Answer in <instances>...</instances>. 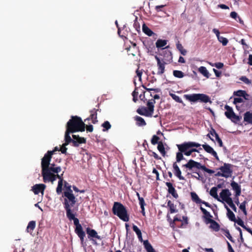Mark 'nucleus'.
<instances>
[{
	"instance_id": "4",
	"label": "nucleus",
	"mask_w": 252,
	"mask_h": 252,
	"mask_svg": "<svg viewBox=\"0 0 252 252\" xmlns=\"http://www.w3.org/2000/svg\"><path fill=\"white\" fill-rule=\"evenodd\" d=\"M201 145L194 142H184L181 144H178L177 146L179 151L183 152L185 155L189 156L192 155L193 152H199V150H201L202 148H200L198 150L196 149L191 148L192 147H199Z\"/></svg>"
},
{
	"instance_id": "55",
	"label": "nucleus",
	"mask_w": 252,
	"mask_h": 252,
	"mask_svg": "<svg viewBox=\"0 0 252 252\" xmlns=\"http://www.w3.org/2000/svg\"><path fill=\"white\" fill-rule=\"evenodd\" d=\"M227 204L232 209V210L234 211H235V212L237 211V208L235 206V205L234 204L232 200L230 201L229 202H227Z\"/></svg>"
},
{
	"instance_id": "11",
	"label": "nucleus",
	"mask_w": 252,
	"mask_h": 252,
	"mask_svg": "<svg viewBox=\"0 0 252 252\" xmlns=\"http://www.w3.org/2000/svg\"><path fill=\"white\" fill-rule=\"evenodd\" d=\"M225 109L226 110V111L225 112V115L226 117L231 119L232 121L235 122L236 121H238L240 120L239 117L237 116L233 111L232 108L228 105H226L224 107Z\"/></svg>"
},
{
	"instance_id": "46",
	"label": "nucleus",
	"mask_w": 252,
	"mask_h": 252,
	"mask_svg": "<svg viewBox=\"0 0 252 252\" xmlns=\"http://www.w3.org/2000/svg\"><path fill=\"white\" fill-rule=\"evenodd\" d=\"M132 45V49H134L133 52H129V54H131L132 56H135L138 52V47L137 46L136 44L134 42H131Z\"/></svg>"
},
{
	"instance_id": "35",
	"label": "nucleus",
	"mask_w": 252,
	"mask_h": 252,
	"mask_svg": "<svg viewBox=\"0 0 252 252\" xmlns=\"http://www.w3.org/2000/svg\"><path fill=\"white\" fill-rule=\"evenodd\" d=\"M234 95L237 96H242L245 99H247L246 96H248L249 94H247L245 91L243 90H238L237 91L234 92L233 93Z\"/></svg>"
},
{
	"instance_id": "19",
	"label": "nucleus",
	"mask_w": 252,
	"mask_h": 252,
	"mask_svg": "<svg viewBox=\"0 0 252 252\" xmlns=\"http://www.w3.org/2000/svg\"><path fill=\"white\" fill-rule=\"evenodd\" d=\"M202 146L206 152L211 154L213 156H214L215 158L217 160H219V158L217 155V153L213 149V148L212 147H211L210 145H209L207 144H203L202 145Z\"/></svg>"
},
{
	"instance_id": "16",
	"label": "nucleus",
	"mask_w": 252,
	"mask_h": 252,
	"mask_svg": "<svg viewBox=\"0 0 252 252\" xmlns=\"http://www.w3.org/2000/svg\"><path fill=\"white\" fill-rule=\"evenodd\" d=\"M72 137L73 138L72 146L74 147H77L79 144L86 143V138L80 137L78 135H72Z\"/></svg>"
},
{
	"instance_id": "21",
	"label": "nucleus",
	"mask_w": 252,
	"mask_h": 252,
	"mask_svg": "<svg viewBox=\"0 0 252 252\" xmlns=\"http://www.w3.org/2000/svg\"><path fill=\"white\" fill-rule=\"evenodd\" d=\"M200 209L201 210L202 213L204 214L203 217L204 219L205 222L206 224L209 223L210 220H212V218L213 216L210 214V213L208 212L205 209L203 208L202 206H200Z\"/></svg>"
},
{
	"instance_id": "37",
	"label": "nucleus",
	"mask_w": 252,
	"mask_h": 252,
	"mask_svg": "<svg viewBox=\"0 0 252 252\" xmlns=\"http://www.w3.org/2000/svg\"><path fill=\"white\" fill-rule=\"evenodd\" d=\"M217 190H218V189L217 187H213L210 191V194L212 197H213L215 199H217L218 201H221V200L218 197V193H217Z\"/></svg>"
},
{
	"instance_id": "54",
	"label": "nucleus",
	"mask_w": 252,
	"mask_h": 252,
	"mask_svg": "<svg viewBox=\"0 0 252 252\" xmlns=\"http://www.w3.org/2000/svg\"><path fill=\"white\" fill-rule=\"evenodd\" d=\"M240 80L244 82L245 84L249 85L252 83V82L246 76H242L240 78Z\"/></svg>"
},
{
	"instance_id": "62",
	"label": "nucleus",
	"mask_w": 252,
	"mask_h": 252,
	"mask_svg": "<svg viewBox=\"0 0 252 252\" xmlns=\"http://www.w3.org/2000/svg\"><path fill=\"white\" fill-rule=\"evenodd\" d=\"M139 205L141 207H144L146 205L144 199L143 197H139Z\"/></svg>"
},
{
	"instance_id": "33",
	"label": "nucleus",
	"mask_w": 252,
	"mask_h": 252,
	"mask_svg": "<svg viewBox=\"0 0 252 252\" xmlns=\"http://www.w3.org/2000/svg\"><path fill=\"white\" fill-rule=\"evenodd\" d=\"M132 229L136 233V234L137 235L138 238L139 239V241L140 242H143L142 236V233L141 232V230L139 229V228L135 225H133L132 226Z\"/></svg>"
},
{
	"instance_id": "17",
	"label": "nucleus",
	"mask_w": 252,
	"mask_h": 252,
	"mask_svg": "<svg viewBox=\"0 0 252 252\" xmlns=\"http://www.w3.org/2000/svg\"><path fill=\"white\" fill-rule=\"evenodd\" d=\"M86 232L88 234V237L90 239H92V238H95L98 240L102 239L101 237L98 235L97 232L94 229L87 227L86 228Z\"/></svg>"
},
{
	"instance_id": "18",
	"label": "nucleus",
	"mask_w": 252,
	"mask_h": 252,
	"mask_svg": "<svg viewBox=\"0 0 252 252\" xmlns=\"http://www.w3.org/2000/svg\"><path fill=\"white\" fill-rule=\"evenodd\" d=\"M165 185L168 187V192L171 194L174 198L177 199L179 195L173 184L170 182H166Z\"/></svg>"
},
{
	"instance_id": "39",
	"label": "nucleus",
	"mask_w": 252,
	"mask_h": 252,
	"mask_svg": "<svg viewBox=\"0 0 252 252\" xmlns=\"http://www.w3.org/2000/svg\"><path fill=\"white\" fill-rule=\"evenodd\" d=\"M169 95L173 99H174L176 102H178V103H182L183 106H185V103L183 102V100H182V99L178 95H176L175 94H173V93H169Z\"/></svg>"
},
{
	"instance_id": "9",
	"label": "nucleus",
	"mask_w": 252,
	"mask_h": 252,
	"mask_svg": "<svg viewBox=\"0 0 252 252\" xmlns=\"http://www.w3.org/2000/svg\"><path fill=\"white\" fill-rule=\"evenodd\" d=\"M156 101L154 99L149 100L147 103V107L142 106L137 109L136 112L140 115L148 117L153 116L154 111V104Z\"/></svg>"
},
{
	"instance_id": "36",
	"label": "nucleus",
	"mask_w": 252,
	"mask_h": 252,
	"mask_svg": "<svg viewBox=\"0 0 252 252\" xmlns=\"http://www.w3.org/2000/svg\"><path fill=\"white\" fill-rule=\"evenodd\" d=\"M192 200L195 202L196 204H201L202 200L198 197V195L194 192H192L190 193Z\"/></svg>"
},
{
	"instance_id": "43",
	"label": "nucleus",
	"mask_w": 252,
	"mask_h": 252,
	"mask_svg": "<svg viewBox=\"0 0 252 252\" xmlns=\"http://www.w3.org/2000/svg\"><path fill=\"white\" fill-rule=\"evenodd\" d=\"M158 149L159 151V152L161 154L162 156H165L166 152L165 151V149H164V147L163 144V143L161 141L159 142L158 143Z\"/></svg>"
},
{
	"instance_id": "45",
	"label": "nucleus",
	"mask_w": 252,
	"mask_h": 252,
	"mask_svg": "<svg viewBox=\"0 0 252 252\" xmlns=\"http://www.w3.org/2000/svg\"><path fill=\"white\" fill-rule=\"evenodd\" d=\"M174 77L178 78H182L184 76V73L180 70H175L173 71Z\"/></svg>"
},
{
	"instance_id": "56",
	"label": "nucleus",
	"mask_w": 252,
	"mask_h": 252,
	"mask_svg": "<svg viewBox=\"0 0 252 252\" xmlns=\"http://www.w3.org/2000/svg\"><path fill=\"white\" fill-rule=\"evenodd\" d=\"M234 222H236L239 225L241 226L243 228L244 227V226H245V224H244V221L240 218H238V220L236 219V221H234Z\"/></svg>"
},
{
	"instance_id": "47",
	"label": "nucleus",
	"mask_w": 252,
	"mask_h": 252,
	"mask_svg": "<svg viewBox=\"0 0 252 252\" xmlns=\"http://www.w3.org/2000/svg\"><path fill=\"white\" fill-rule=\"evenodd\" d=\"M222 231H223L224 233V235L231 242L234 243V240H233V238L232 237L231 234L229 233V231L228 229H221Z\"/></svg>"
},
{
	"instance_id": "24",
	"label": "nucleus",
	"mask_w": 252,
	"mask_h": 252,
	"mask_svg": "<svg viewBox=\"0 0 252 252\" xmlns=\"http://www.w3.org/2000/svg\"><path fill=\"white\" fill-rule=\"evenodd\" d=\"M72 131H70L67 129H66L64 136L65 143L63 144V146H67L70 143H72L73 144V138L72 139L70 136V134L73 133Z\"/></svg>"
},
{
	"instance_id": "60",
	"label": "nucleus",
	"mask_w": 252,
	"mask_h": 252,
	"mask_svg": "<svg viewBox=\"0 0 252 252\" xmlns=\"http://www.w3.org/2000/svg\"><path fill=\"white\" fill-rule=\"evenodd\" d=\"M209 133L212 136H215V137L216 136V135H218V134L216 132L215 129L213 127H211L210 128V129L209 130Z\"/></svg>"
},
{
	"instance_id": "48",
	"label": "nucleus",
	"mask_w": 252,
	"mask_h": 252,
	"mask_svg": "<svg viewBox=\"0 0 252 252\" xmlns=\"http://www.w3.org/2000/svg\"><path fill=\"white\" fill-rule=\"evenodd\" d=\"M217 38L219 41L222 43L223 46H226L228 43V40L225 37H224L220 35Z\"/></svg>"
},
{
	"instance_id": "63",
	"label": "nucleus",
	"mask_w": 252,
	"mask_h": 252,
	"mask_svg": "<svg viewBox=\"0 0 252 252\" xmlns=\"http://www.w3.org/2000/svg\"><path fill=\"white\" fill-rule=\"evenodd\" d=\"M152 173L154 174H155L156 175V180H159V174L158 172L157 171V170L156 168H154L152 171Z\"/></svg>"
},
{
	"instance_id": "14",
	"label": "nucleus",
	"mask_w": 252,
	"mask_h": 252,
	"mask_svg": "<svg viewBox=\"0 0 252 252\" xmlns=\"http://www.w3.org/2000/svg\"><path fill=\"white\" fill-rule=\"evenodd\" d=\"M46 185L43 184H36L32 187V190L35 194H38L40 192L43 195Z\"/></svg>"
},
{
	"instance_id": "34",
	"label": "nucleus",
	"mask_w": 252,
	"mask_h": 252,
	"mask_svg": "<svg viewBox=\"0 0 252 252\" xmlns=\"http://www.w3.org/2000/svg\"><path fill=\"white\" fill-rule=\"evenodd\" d=\"M36 223L35 221L32 220L30 221L27 227L26 230L28 232L30 233L31 234L32 232V231L35 227Z\"/></svg>"
},
{
	"instance_id": "1",
	"label": "nucleus",
	"mask_w": 252,
	"mask_h": 252,
	"mask_svg": "<svg viewBox=\"0 0 252 252\" xmlns=\"http://www.w3.org/2000/svg\"><path fill=\"white\" fill-rule=\"evenodd\" d=\"M52 155V152H47L41 159V174L44 183H53L57 178L62 176V174H58L61 171V167L50 166Z\"/></svg>"
},
{
	"instance_id": "51",
	"label": "nucleus",
	"mask_w": 252,
	"mask_h": 252,
	"mask_svg": "<svg viewBox=\"0 0 252 252\" xmlns=\"http://www.w3.org/2000/svg\"><path fill=\"white\" fill-rule=\"evenodd\" d=\"M247 203V201L245 200L241 203L239 208L243 211L245 215H247V211L246 209V205Z\"/></svg>"
},
{
	"instance_id": "5",
	"label": "nucleus",
	"mask_w": 252,
	"mask_h": 252,
	"mask_svg": "<svg viewBox=\"0 0 252 252\" xmlns=\"http://www.w3.org/2000/svg\"><path fill=\"white\" fill-rule=\"evenodd\" d=\"M75 211H71L66 213V217L70 220H73L74 224L75 225V232L78 235L82 243L84 241V237H85V233L83 230L82 225L79 223V220L75 218V214L74 213Z\"/></svg>"
},
{
	"instance_id": "61",
	"label": "nucleus",
	"mask_w": 252,
	"mask_h": 252,
	"mask_svg": "<svg viewBox=\"0 0 252 252\" xmlns=\"http://www.w3.org/2000/svg\"><path fill=\"white\" fill-rule=\"evenodd\" d=\"M150 152L151 153V154L150 155L151 156H153L154 157V158L156 159H159L161 158L158 156V155L155 153V152H153L152 151H150Z\"/></svg>"
},
{
	"instance_id": "6",
	"label": "nucleus",
	"mask_w": 252,
	"mask_h": 252,
	"mask_svg": "<svg viewBox=\"0 0 252 252\" xmlns=\"http://www.w3.org/2000/svg\"><path fill=\"white\" fill-rule=\"evenodd\" d=\"M112 212L124 221H128L129 220V215L126 208L121 203L115 202L112 208Z\"/></svg>"
},
{
	"instance_id": "23",
	"label": "nucleus",
	"mask_w": 252,
	"mask_h": 252,
	"mask_svg": "<svg viewBox=\"0 0 252 252\" xmlns=\"http://www.w3.org/2000/svg\"><path fill=\"white\" fill-rule=\"evenodd\" d=\"M173 168L174 169L175 175L177 176L180 180H185L184 177L181 175V171L180 170L176 162H174L173 164Z\"/></svg>"
},
{
	"instance_id": "27",
	"label": "nucleus",
	"mask_w": 252,
	"mask_h": 252,
	"mask_svg": "<svg viewBox=\"0 0 252 252\" xmlns=\"http://www.w3.org/2000/svg\"><path fill=\"white\" fill-rule=\"evenodd\" d=\"M163 59L162 60L167 62H170L172 60V55L169 50H165L163 52Z\"/></svg>"
},
{
	"instance_id": "49",
	"label": "nucleus",
	"mask_w": 252,
	"mask_h": 252,
	"mask_svg": "<svg viewBox=\"0 0 252 252\" xmlns=\"http://www.w3.org/2000/svg\"><path fill=\"white\" fill-rule=\"evenodd\" d=\"M183 152L179 151L176 153V163L180 162L182 160L184 159L183 156Z\"/></svg>"
},
{
	"instance_id": "31",
	"label": "nucleus",
	"mask_w": 252,
	"mask_h": 252,
	"mask_svg": "<svg viewBox=\"0 0 252 252\" xmlns=\"http://www.w3.org/2000/svg\"><path fill=\"white\" fill-rule=\"evenodd\" d=\"M225 208L227 210V216L229 219L232 221H235L236 218L234 214L226 205H225Z\"/></svg>"
},
{
	"instance_id": "59",
	"label": "nucleus",
	"mask_w": 252,
	"mask_h": 252,
	"mask_svg": "<svg viewBox=\"0 0 252 252\" xmlns=\"http://www.w3.org/2000/svg\"><path fill=\"white\" fill-rule=\"evenodd\" d=\"M244 101L243 98L240 97H235L234 99L233 103L236 104L237 103H242Z\"/></svg>"
},
{
	"instance_id": "3",
	"label": "nucleus",
	"mask_w": 252,
	"mask_h": 252,
	"mask_svg": "<svg viewBox=\"0 0 252 252\" xmlns=\"http://www.w3.org/2000/svg\"><path fill=\"white\" fill-rule=\"evenodd\" d=\"M62 197L63 198V204L66 213L78 210V206L71 209V207L74 206L77 200L73 193L63 192Z\"/></svg>"
},
{
	"instance_id": "50",
	"label": "nucleus",
	"mask_w": 252,
	"mask_h": 252,
	"mask_svg": "<svg viewBox=\"0 0 252 252\" xmlns=\"http://www.w3.org/2000/svg\"><path fill=\"white\" fill-rule=\"evenodd\" d=\"M102 126L103 127V131H105L106 130H108L111 127V125H110V123L108 121H105L102 124Z\"/></svg>"
},
{
	"instance_id": "10",
	"label": "nucleus",
	"mask_w": 252,
	"mask_h": 252,
	"mask_svg": "<svg viewBox=\"0 0 252 252\" xmlns=\"http://www.w3.org/2000/svg\"><path fill=\"white\" fill-rule=\"evenodd\" d=\"M183 166L185 167L189 170H191L194 168L198 169H201L210 174H213L215 172L214 170L207 168L205 165H201L200 163L196 162L192 159L189 160V161L186 164L183 165Z\"/></svg>"
},
{
	"instance_id": "41",
	"label": "nucleus",
	"mask_w": 252,
	"mask_h": 252,
	"mask_svg": "<svg viewBox=\"0 0 252 252\" xmlns=\"http://www.w3.org/2000/svg\"><path fill=\"white\" fill-rule=\"evenodd\" d=\"M198 71H199L200 73H201L205 77H206L207 78L209 77V76H210L209 73L205 67L200 66L198 68Z\"/></svg>"
},
{
	"instance_id": "64",
	"label": "nucleus",
	"mask_w": 252,
	"mask_h": 252,
	"mask_svg": "<svg viewBox=\"0 0 252 252\" xmlns=\"http://www.w3.org/2000/svg\"><path fill=\"white\" fill-rule=\"evenodd\" d=\"M165 5H157L155 7V9L157 12H160L162 11V8L164 7Z\"/></svg>"
},
{
	"instance_id": "42",
	"label": "nucleus",
	"mask_w": 252,
	"mask_h": 252,
	"mask_svg": "<svg viewBox=\"0 0 252 252\" xmlns=\"http://www.w3.org/2000/svg\"><path fill=\"white\" fill-rule=\"evenodd\" d=\"M166 44L167 40L162 39H158L156 43V47L158 48L163 47L165 46Z\"/></svg>"
},
{
	"instance_id": "53",
	"label": "nucleus",
	"mask_w": 252,
	"mask_h": 252,
	"mask_svg": "<svg viewBox=\"0 0 252 252\" xmlns=\"http://www.w3.org/2000/svg\"><path fill=\"white\" fill-rule=\"evenodd\" d=\"M159 140V137L156 135H154L153 136L152 138L151 139V143L154 145L157 144H158Z\"/></svg>"
},
{
	"instance_id": "32",
	"label": "nucleus",
	"mask_w": 252,
	"mask_h": 252,
	"mask_svg": "<svg viewBox=\"0 0 252 252\" xmlns=\"http://www.w3.org/2000/svg\"><path fill=\"white\" fill-rule=\"evenodd\" d=\"M167 206L169 208V213L170 214L177 213L178 212V210L176 209V205H175L170 200L168 201Z\"/></svg>"
},
{
	"instance_id": "29",
	"label": "nucleus",
	"mask_w": 252,
	"mask_h": 252,
	"mask_svg": "<svg viewBox=\"0 0 252 252\" xmlns=\"http://www.w3.org/2000/svg\"><path fill=\"white\" fill-rule=\"evenodd\" d=\"M134 120L136 121V125L139 126H143L146 125V123L144 119L140 116H136L134 117Z\"/></svg>"
},
{
	"instance_id": "26",
	"label": "nucleus",
	"mask_w": 252,
	"mask_h": 252,
	"mask_svg": "<svg viewBox=\"0 0 252 252\" xmlns=\"http://www.w3.org/2000/svg\"><path fill=\"white\" fill-rule=\"evenodd\" d=\"M244 121L248 124H252V112L247 111L244 113Z\"/></svg>"
},
{
	"instance_id": "15",
	"label": "nucleus",
	"mask_w": 252,
	"mask_h": 252,
	"mask_svg": "<svg viewBox=\"0 0 252 252\" xmlns=\"http://www.w3.org/2000/svg\"><path fill=\"white\" fill-rule=\"evenodd\" d=\"M231 195V193L228 189H222L221 192L220 193V197L226 203L232 200L230 197Z\"/></svg>"
},
{
	"instance_id": "12",
	"label": "nucleus",
	"mask_w": 252,
	"mask_h": 252,
	"mask_svg": "<svg viewBox=\"0 0 252 252\" xmlns=\"http://www.w3.org/2000/svg\"><path fill=\"white\" fill-rule=\"evenodd\" d=\"M232 165L231 164L224 163L223 166L220 167L219 169L225 175V178H228L231 176L232 174Z\"/></svg>"
},
{
	"instance_id": "13",
	"label": "nucleus",
	"mask_w": 252,
	"mask_h": 252,
	"mask_svg": "<svg viewBox=\"0 0 252 252\" xmlns=\"http://www.w3.org/2000/svg\"><path fill=\"white\" fill-rule=\"evenodd\" d=\"M155 59L157 62L158 68L157 74L159 75H162L165 71V65L166 64V63L163 60H160L157 56H155Z\"/></svg>"
},
{
	"instance_id": "30",
	"label": "nucleus",
	"mask_w": 252,
	"mask_h": 252,
	"mask_svg": "<svg viewBox=\"0 0 252 252\" xmlns=\"http://www.w3.org/2000/svg\"><path fill=\"white\" fill-rule=\"evenodd\" d=\"M209 223H210V227L213 229L214 231L217 232L220 229V226L219 223L214 220H210Z\"/></svg>"
},
{
	"instance_id": "25",
	"label": "nucleus",
	"mask_w": 252,
	"mask_h": 252,
	"mask_svg": "<svg viewBox=\"0 0 252 252\" xmlns=\"http://www.w3.org/2000/svg\"><path fill=\"white\" fill-rule=\"evenodd\" d=\"M63 173L62 174V176L59 178H57L59 179L58 182V186L56 189V192L57 194H60L62 192L63 186Z\"/></svg>"
},
{
	"instance_id": "20",
	"label": "nucleus",
	"mask_w": 252,
	"mask_h": 252,
	"mask_svg": "<svg viewBox=\"0 0 252 252\" xmlns=\"http://www.w3.org/2000/svg\"><path fill=\"white\" fill-rule=\"evenodd\" d=\"M230 185L232 189L235 191V197H239L241 193V186L234 181L231 182Z\"/></svg>"
},
{
	"instance_id": "52",
	"label": "nucleus",
	"mask_w": 252,
	"mask_h": 252,
	"mask_svg": "<svg viewBox=\"0 0 252 252\" xmlns=\"http://www.w3.org/2000/svg\"><path fill=\"white\" fill-rule=\"evenodd\" d=\"M137 88H136L134 91L132 93V95L133 96V101L134 102H136L138 100V92L137 91Z\"/></svg>"
},
{
	"instance_id": "40",
	"label": "nucleus",
	"mask_w": 252,
	"mask_h": 252,
	"mask_svg": "<svg viewBox=\"0 0 252 252\" xmlns=\"http://www.w3.org/2000/svg\"><path fill=\"white\" fill-rule=\"evenodd\" d=\"M176 47L177 49L180 51L181 54L184 56H185L187 54V51L186 49H185L182 46V45L180 43L179 41L176 44Z\"/></svg>"
},
{
	"instance_id": "58",
	"label": "nucleus",
	"mask_w": 252,
	"mask_h": 252,
	"mask_svg": "<svg viewBox=\"0 0 252 252\" xmlns=\"http://www.w3.org/2000/svg\"><path fill=\"white\" fill-rule=\"evenodd\" d=\"M210 64L212 66H215L216 67H217L218 69H220V68H222L223 66V63H215L214 65L213 64H211V63H210Z\"/></svg>"
},
{
	"instance_id": "7",
	"label": "nucleus",
	"mask_w": 252,
	"mask_h": 252,
	"mask_svg": "<svg viewBox=\"0 0 252 252\" xmlns=\"http://www.w3.org/2000/svg\"><path fill=\"white\" fill-rule=\"evenodd\" d=\"M167 220L170 223L171 227L174 228L175 226L178 228H186L188 224V218L186 216L182 217L183 220H181L178 215H176L172 220L168 214L167 215Z\"/></svg>"
},
{
	"instance_id": "8",
	"label": "nucleus",
	"mask_w": 252,
	"mask_h": 252,
	"mask_svg": "<svg viewBox=\"0 0 252 252\" xmlns=\"http://www.w3.org/2000/svg\"><path fill=\"white\" fill-rule=\"evenodd\" d=\"M184 97L190 102H196L197 101L202 103H212L210 97L204 94H185Z\"/></svg>"
},
{
	"instance_id": "44",
	"label": "nucleus",
	"mask_w": 252,
	"mask_h": 252,
	"mask_svg": "<svg viewBox=\"0 0 252 252\" xmlns=\"http://www.w3.org/2000/svg\"><path fill=\"white\" fill-rule=\"evenodd\" d=\"M64 187L65 189L63 192H67L70 193H73V191L71 189V186L66 181L64 182Z\"/></svg>"
},
{
	"instance_id": "2",
	"label": "nucleus",
	"mask_w": 252,
	"mask_h": 252,
	"mask_svg": "<svg viewBox=\"0 0 252 252\" xmlns=\"http://www.w3.org/2000/svg\"><path fill=\"white\" fill-rule=\"evenodd\" d=\"M85 127L86 125L81 118L77 116H71L66 126V129L72 131V132L73 133L77 131H84Z\"/></svg>"
},
{
	"instance_id": "28",
	"label": "nucleus",
	"mask_w": 252,
	"mask_h": 252,
	"mask_svg": "<svg viewBox=\"0 0 252 252\" xmlns=\"http://www.w3.org/2000/svg\"><path fill=\"white\" fill-rule=\"evenodd\" d=\"M143 245L147 252H156L148 240L143 241Z\"/></svg>"
},
{
	"instance_id": "57",
	"label": "nucleus",
	"mask_w": 252,
	"mask_h": 252,
	"mask_svg": "<svg viewBox=\"0 0 252 252\" xmlns=\"http://www.w3.org/2000/svg\"><path fill=\"white\" fill-rule=\"evenodd\" d=\"M215 138H216L217 141L219 143V146L220 147H223V145L222 141L221 139L220 138L219 135H216V136L215 137Z\"/></svg>"
},
{
	"instance_id": "22",
	"label": "nucleus",
	"mask_w": 252,
	"mask_h": 252,
	"mask_svg": "<svg viewBox=\"0 0 252 252\" xmlns=\"http://www.w3.org/2000/svg\"><path fill=\"white\" fill-rule=\"evenodd\" d=\"M97 109L94 108L90 111L91 115L90 117L87 118L85 120V122H86L87 120H92V123L94 124L96 123L98 121L97 120Z\"/></svg>"
},
{
	"instance_id": "38",
	"label": "nucleus",
	"mask_w": 252,
	"mask_h": 252,
	"mask_svg": "<svg viewBox=\"0 0 252 252\" xmlns=\"http://www.w3.org/2000/svg\"><path fill=\"white\" fill-rule=\"evenodd\" d=\"M142 30L143 32L147 35L151 36H152L154 33L153 32V31L150 29L145 24H144L142 26Z\"/></svg>"
}]
</instances>
